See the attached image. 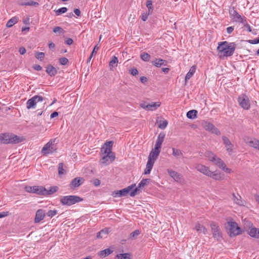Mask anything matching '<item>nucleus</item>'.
<instances>
[{"label": "nucleus", "mask_w": 259, "mask_h": 259, "mask_svg": "<svg viewBox=\"0 0 259 259\" xmlns=\"http://www.w3.org/2000/svg\"><path fill=\"white\" fill-rule=\"evenodd\" d=\"M44 100V98L39 95H35L29 99L26 102L27 108L29 109L31 108H34L35 107L37 103L39 102H42Z\"/></svg>", "instance_id": "obj_9"}, {"label": "nucleus", "mask_w": 259, "mask_h": 259, "mask_svg": "<svg viewBox=\"0 0 259 259\" xmlns=\"http://www.w3.org/2000/svg\"><path fill=\"white\" fill-rule=\"evenodd\" d=\"M197 111L196 110H191L187 113V117L189 119H194L196 117Z\"/></svg>", "instance_id": "obj_35"}, {"label": "nucleus", "mask_w": 259, "mask_h": 259, "mask_svg": "<svg viewBox=\"0 0 259 259\" xmlns=\"http://www.w3.org/2000/svg\"><path fill=\"white\" fill-rule=\"evenodd\" d=\"M233 199L234 201L239 205H243V202L241 200V197L238 195L236 196L234 193L233 194Z\"/></svg>", "instance_id": "obj_33"}, {"label": "nucleus", "mask_w": 259, "mask_h": 259, "mask_svg": "<svg viewBox=\"0 0 259 259\" xmlns=\"http://www.w3.org/2000/svg\"><path fill=\"white\" fill-rule=\"evenodd\" d=\"M45 217V211L42 209H38L35 213V217L34 219V222L35 223H38L41 221L43 220Z\"/></svg>", "instance_id": "obj_18"}, {"label": "nucleus", "mask_w": 259, "mask_h": 259, "mask_svg": "<svg viewBox=\"0 0 259 259\" xmlns=\"http://www.w3.org/2000/svg\"><path fill=\"white\" fill-rule=\"evenodd\" d=\"M113 252V250H111L110 248H106L100 251L98 254L101 257L103 258L111 254Z\"/></svg>", "instance_id": "obj_27"}, {"label": "nucleus", "mask_w": 259, "mask_h": 259, "mask_svg": "<svg viewBox=\"0 0 259 259\" xmlns=\"http://www.w3.org/2000/svg\"><path fill=\"white\" fill-rule=\"evenodd\" d=\"M140 234L139 230H136L130 234V238H136Z\"/></svg>", "instance_id": "obj_50"}, {"label": "nucleus", "mask_w": 259, "mask_h": 259, "mask_svg": "<svg viewBox=\"0 0 259 259\" xmlns=\"http://www.w3.org/2000/svg\"><path fill=\"white\" fill-rule=\"evenodd\" d=\"M73 42V39L71 38H66L65 40V43L69 46L72 45Z\"/></svg>", "instance_id": "obj_59"}, {"label": "nucleus", "mask_w": 259, "mask_h": 259, "mask_svg": "<svg viewBox=\"0 0 259 259\" xmlns=\"http://www.w3.org/2000/svg\"><path fill=\"white\" fill-rule=\"evenodd\" d=\"M46 72L51 76H55L58 71L56 68L51 64L48 65L46 67Z\"/></svg>", "instance_id": "obj_22"}, {"label": "nucleus", "mask_w": 259, "mask_h": 259, "mask_svg": "<svg viewBox=\"0 0 259 259\" xmlns=\"http://www.w3.org/2000/svg\"><path fill=\"white\" fill-rule=\"evenodd\" d=\"M158 155V153L154 152L153 150H152L150 153V154L148 156V159H151L152 161L155 162V161L157 158Z\"/></svg>", "instance_id": "obj_39"}, {"label": "nucleus", "mask_w": 259, "mask_h": 259, "mask_svg": "<svg viewBox=\"0 0 259 259\" xmlns=\"http://www.w3.org/2000/svg\"><path fill=\"white\" fill-rule=\"evenodd\" d=\"M33 193L38 195H45V192H46V188L43 186H33Z\"/></svg>", "instance_id": "obj_20"}, {"label": "nucleus", "mask_w": 259, "mask_h": 259, "mask_svg": "<svg viewBox=\"0 0 259 259\" xmlns=\"http://www.w3.org/2000/svg\"><path fill=\"white\" fill-rule=\"evenodd\" d=\"M45 55L44 53L38 52L36 54L35 57L37 59L42 61L45 58Z\"/></svg>", "instance_id": "obj_52"}, {"label": "nucleus", "mask_w": 259, "mask_h": 259, "mask_svg": "<svg viewBox=\"0 0 259 259\" xmlns=\"http://www.w3.org/2000/svg\"><path fill=\"white\" fill-rule=\"evenodd\" d=\"M53 145V142L51 140L44 146L41 149V153L44 155H47L53 153L54 151Z\"/></svg>", "instance_id": "obj_13"}, {"label": "nucleus", "mask_w": 259, "mask_h": 259, "mask_svg": "<svg viewBox=\"0 0 259 259\" xmlns=\"http://www.w3.org/2000/svg\"><path fill=\"white\" fill-rule=\"evenodd\" d=\"M211 174L209 177L212 178L215 180L220 181L223 180V177L221 174L218 173L217 171H211Z\"/></svg>", "instance_id": "obj_31"}, {"label": "nucleus", "mask_w": 259, "mask_h": 259, "mask_svg": "<svg viewBox=\"0 0 259 259\" xmlns=\"http://www.w3.org/2000/svg\"><path fill=\"white\" fill-rule=\"evenodd\" d=\"M146 6L148 9V12H149L150 14H152L153 10V7L152 6V2L151 0H148L147 1Z\"/></svg>", "instance_id": "obj_43"}, {"label": "nucleus", "mask_w": 259, "mask_h": 259, "mask_svg": "<svg viewBox=\"0 0 259 259\" xmlns=\"http://www.w3.org/2000/svg\"><path fill=\"white\" fill-rule=\"evenodd\" d=\"M165 138V134L163 133H160L157 139L156 143L155 145L161 146L162 144L164 141Z\"/></svg>", "instance_id": "obj_30"}, {"label": "nucleus", "mask_w": 259, "mask_h": 259, "mask_svg": "<svg viewBox=\"0 0 259 259\" xmlns=\"http://www.w3.org/2000/svg\"><path fill=\"white\" fill-rule=\"evenodd\" d=\"M9 211H3L0 212V218H2L5 217H7L9 215Z\"/></svg>", "instance_id": "obj_62"}, {"label": "nucleus", "mask_w": 259, "mask_h": 259, "mask_svg": "<svg viewBox=\"0 0 259 259\" xmlns=\"http://www.w3.org/2000/svg\"><path fill=\"white\" fill-rule=\"evenodd\" d=\"M59 63L63 65H65L68 63V59L65 57H62L59 59Z\"/></svg>", "instance_id": "obj_51"}, {"label": "nucleus", "mask_w": 259, "mask_h": 259, "mask_svg": "<svg viewBox=\"0 0 259 259\" xmlns=\"http://www.w3.org/2000/svg\"><path fill=\"white\" fill-rule=\"evenodd\" d=\"M92 183L94 184V186L98 187L101 184V181L98 179H95L92 181Z\"/></svg>", "instance_id": "obj_56"}, {"label": "nucleus", "mask_w": 259, "mask_h": 259, "mask_svg": "<svg viewBox=\"0 0 259 259\" xmlns=\"http://www.w3.org/2000/svg\"><path fill=\"white\" fill-rule=\"evenodd\" d=\"M237 22H239L241 23L242 24L244 25V26H245L248 24L246 18L245 17H241V18L239 20V21H237Z\"/></svg>", "instance_id": "obj_54"}, {"label": "nucleus", "mask_w": 259, "mask_h": 259, "mask_svg": "<svg viewBox=\"0 0 259 259\" xmlns=\"http://www.w3.org/2000/svg\"><path fill=\"white\" fill-rule=\"evenodd\" d=\"M248 234L252 237L259 238V229L252 228L250 229Z\"/></svg>", "instance_id": "obj_26"}, {"label": "nucleus", "mask_w": 259, "mask_h": 259, "mask_svg": "<svg viewBox=\"0 0 259 259\" xmlns=\"http://www.w3.org/2000/svg\"><path fill=\"white\" fill-rule=\"evenodd\" d=\"M110 231V228H105L101 230L97 233V237L98 238H102L103 237H105L108 234Z\"/></svg>", "instance_id": "obj_23"}, {"label": "nucleus", "mask_w": 259, "mask_h": 259, "mask_svg": "<svg viewBox=\"0 0 259 259\" xmlns=\"http://www.w3.org/2000/svg\"><path fill=\"white\" fill-rule=\"evenodd\" d=\"M131 74L134 76H135L138 74V71L136 68H133L131 70Z\"/></svg>", "instance_id": "obj_64"}, {"label": "nucleus", "mask_w": 259, "mask_h": 259, "mask_svg": "<svg viewBox=\"0 0 259 259\" xmlns=\"http://www.w3.org/2000/svg\"><path fill=\"white\" fill-rule=\"evenodd\" d=\"M113 145V142L112 141L106 142L101 148V152L105 155L115 156L114 153L111 151Z\"/></svg>", "instance_id": "obj_10"}, {"label": "nucleus", "mask_w": 259, "mask_h": 259, "mask_svg": "<svg viewBox=\"0 0 259 259\" xmlns=\"http://www.w3.org/2000/svg\"><path fill=\"white\" fill-rule=\"evenodd\" d=\"M223 143L225 146L226 150L231 153L233 151V145L230 142V140L226 136H223L222 137Z\"/></svg>", "instance_id": "obj_17"}, {"label": "nucleus", "mask_w": 259, "mask_h": 259, "mask_svg": "<svg viewBox=\"0 0 259 259\" xmlns=\"http://www.w3.org/2000/svg\"><path fill=\"white\" fill-rule=\"evenodd\" d=\"M140 57L142 60L145 62H148L150 60V55L146 52H143L140 55Z\"/></svg>", "instance_id": "obj_40"}, {"label": "nucleus", "mask_w": 259, "mask_h": 259, "mask_svg": "<svg viewBox=\"0 0 259 259\" xmlns=\"http://www.w3.org/2000/svg\"><path fill=\"white\" fill-rule=\"evenodd\" d=\"M167 124H168V122L167 121V120H160L159 125H158V127L162 130H164L167 126Z\"/></svg>", "instance_id": "obj_47"}, {"label": "nucleus", "mask_w": 259, "mask_h": 259, "mask_svg": "<svg viewBox=\"0 0 259 259\" xmlns=\"http://www.w3.org/2000/svg\"><path fill=\"white\" fill-rule=\"evenodd\" d=\"M17 18L16 17H13L10 19L7 23L6 26L8 28H10L13 26L17 22Z\"/></svg>", "instance_id": "obj_36"}, {"label": "nucleus", "mask_w": 259, "mask_h": 259, "mask_svg": "<svg viewBox=\"0 0 259 259\" xmlns=\"http://www.w3.org/2000/svg\"><path fill=\"white\" fill-rule=\"evenodd\" d=\"M67 8L66 7H62L57 10H55V13L57 16L65 13L67 11Z\"/></svg>", "instance_id": "obj_44"}, {"label": "nucleus", "mask_w": 259, "mask_h": 259, "mask_svg": "<svg viewBox=\"0 0 259 259\" xmlns=\"http://www.w3.org/2000/svg\"><path fill=\"white\" fill-rule=\"evenodd\" d=\"M115 157L113 156H110L108 155H105L103 156V157L102 158L101 160V163L105 164L106 163V162L110 160V162H112L114 160Z\"/></svg>", "instance_id": "obj_32"}, {"label": "nucleus", "mask_w": 259, "mask_h": 259, "mask_svg": "<svg viewBox=\"0 0 259 259\" xmlns=\"http://www.w3.org/2000/svg\"><path fill=\"white\" fill-rule=\"evenodd\" d=\"M99 49V47L97 45L95 46L91 55H92V56L96 55Z\"/></svg>", "instance_id": "obj_58"}, {"label": "nucleus", "mask_w": 259, "mask_h": 259, "mask_svg": "<svg viewBox=\"0 0 259 259\" xmlns=\"http://www.w3.org/2000/svg\"><path fill=\"white\" fill-rule=\"evenodd\" d=\"M201 125L206 131L211 132L212 134H214L217 135H220L221 132L219 129L215 127V126L211 123L203 120L201 122Z\"/></svg>", "instance_id": "obj_6"}, {"label": "nucleus", "mask_w": 259, "mask_h": 259, "mask_svg": "<svg viewBox=\"0 0 259 259\" xmlns=\"http://www.w3.org/2000/svg\"><path fill=\"white\" fill-rule=\"evenodd\" d=\"M83 201V198L77 195L62 196L60 198L62 205L71 206Z\"/></svg>", "instance_id": "obj_3"}, {"label": "nucleus", "mask_w": 259, "mask_h": 259, "mask_svg": "<svg viewBox=\"0 0 259 259\" xmlns=\"http://www.w3.org/2000/svg\"><path fill=\"white\" fill-rule=\"evenodd\" d=\"M58 189V187L56 186L51 187L49 190L46 189V192H45V196L52 195L54 193L56 192Z\"/></svg>", "instance_id": "obj_29"}, {"label": "nucleus", "mask_w": 259, "mask_h": 259, "mask_svg": "<svg viewBox=\"0 0 259 259\" xmlns=\"http://www.w3.org/2000/svg\"><path fill=\"white\" fill-rule=\"evenodd\" d=\"M22 6H34L37 7L39 6V4L37 2H34L33 1H29L28 2H23L21 4Z\"/></svg>", "instance_id": "obj_37"}, {"label": "nucleus", "mask_w": 259, "mask_h": 259, "mask_svg": "<svg viewBox=\"0 0 259 259\" xmlns=\"http://www.w3.org/2000/svg\"><path fill=\"white\" fill-rule=\"evenodd\" d=\"M136 186L135 184H133L123 189L115 191L112 192V195L114 197H120L126 196L128 193L130 194L131 190Z\"/></svg>", "instance_id": "obj_4"}, {"label": "nucleus", "mask_w": 259, "mask_h": 259, "mask_svg": "<svg viewBox=\"0 0 259 259\" xmlns=\"http://www.w3.org/2000/svg\"><path fill=\"white\" fill-rule=\"evenodd\" d=\"M203 226L201 225L200 224L197 223V224H196L195 228L198 232L201 233Z\"/></svg>", "instance_id": "obj_55"}, {"label": "nucleus", "mask_w": 259, "mask_h": 259, "mask_svg": "<svg viewBox=\"0 0 259 259\" xmlns=\"http://www.w3.org/2000/svg\"><path fill=\"white\" fill-rule=\"evenodd\" d=\"M172 155L175 157H182L183 156L181 150L175 148H172Z\"/></svg>", "instance_id": "obj_41"}, {"label": "nucleus", "mask_w": 259, "mask_h": 259, "mask_svg": "<svg viewBox=\"0 0 259 259\" xmlns=\"http://www.w3.org/2000/svg\"><path fill=\"white\" fill-rule=\"evenodd\" d=\"M161 146L155 145L153 151L159 154Z\"/></svg>", "instance_id": "obj_60"}, {"label": "nucleus", "mask_w": 259, "mask_h": 259, "mask_svg": "<svg viewBox=\"0 0 259 259\" xmlns=\"http://www.w3.org/2000/svg\"><path fill=\"white\" fill-rule=\"evenodd\" d=\"M234 30V26H230L227 28V31L228 34H231Z\"/></svg>", "instance_id": "obj_63"}, {"label": "nucleus", "mask_w": 259, "mask_h": 259, "mask_svg": "<svg viewBox=\"0 0 259 259\" xmlns=\"http://www.w3.org/2000/svg\"><path fill=\"white\" fill-rule=\"evenodd\" d=\"M84 182V179L82 178L76 177L73 179L70 184L69 187L71 189H75L76 188L80 186Z\"/></svg>", "instance_id": "obj_14"}, {"label": "nucleus", "mask_w": 259, "mask_h": 259, "mask_svg": "<svg viewBox=\"0 0 259 259\" xmlns=\"http://www.w3.org/2000/svg\"><path fill=\"white\" fill-rule=\"evenodd\" d=\"M151 14L149 13V12H145L142 13L141 15V19L143 21H146L149 15H151Z\"/></svg>", "instance_id": "obj_53"}, {"label": "nucleus", "mask_w": 259, "mask_h": 259, "mask_svg": "<svg viewBox=\"0 0 259 259\" xmlns=\"http://www.w3.org/2000/svg\"><path fill=\"white\" fill-rule=\"evenodd\" d=\"M23 137L7 133L0 134V143L2 144H18L24 140Z\"/></svg>", "instance_id": "obj_2"}, {"label": "nucleus", "mask_w": 259, "mask_h": 259, "mask_svg": "<svg viewBox=\"0 0 259 259\" xmlns=\"http://www.w3.org/2000/svg\"><path fill=\"white\" fill-rule=\"evenodd\" d=\"M196 71V66H193L190 69L189 72L187 73L185 76V81L187 82L190 78L194 75Z\"/></svg>", "instance_id": "obj_28"}, {"label": "nucleus", "mask_w": 259, "mask_h": 259, "mask_svg": "<svg viewBox=\"0 0 259 259\" xmlns=\"http://www.w3.org/2000/svg\"><path fill=\"white\" fill-rule=\"evenodd\" d=\"M150 182V179H143L138 184L137 187L135 188L130 193V196L131 197L135 196L137 193L140 191V189L141 188L144 187L145 186L148 185Z\"/></svg>", "instance_id": "obj_11"}, {"label": "nucleus", "mask_w": 259, "mask_h": 259, "mask_svg": "<svg viewBox=\"0 0 259 259\" xmlns=\"http://www.w3.org/2000/svg\"><path fill=\"white\" fill-rule=\"evenodd\" d=\"M53 31L55 33H59V34H63L65 33L64 30L61 27L56 26L53 28Z\"/></svg>", "instance_id": "obj_45"}, {"label": "nucleus", "mask_w": 259, "mask_h": 259, "mask_svg": "<svg viewBox=\"0 0 259 259\" xmlns=\"http://www.w3.org/2000/svg\"><path fill=\"white\" fill-rule=\"evenodd\" d=\"M154 162L152 161L151 159H148L146 164V167L144 170V174L147 175L150 173Z\"/></svg>", "instance_id": "obj_24"}, {"label": "nucleus", "mask_w": 259, "mask_h": 259, "mask_svg": "<svg viewBox=\"0 0 259 259\" xmlns=\"http://www.w3.org/2000/svg\"><path fill=\"white\" fill-rule=\"evenodd\" d=\"M248 145L259 150V140L256 139H251L247 142Z\"/></svg>", "instance_id": "obj_25"}, {"label": "nucleus", "mask_w": 259, "mask_h": 259, "mask_svg": "<svg viewBox=\"0 0 259 259\" xmlns=\"http://www.w3.org/2000/svg\"><path fill=\"white\" fill-rule=\"evenodd\" d=\"M151 63L153 66L156 67H160L163 65H167V61L160 58H156L154 60L151 62Z\"/></svg>", "instance_id": "obj_19"}, {"label": "nucleus", "mask_w": 259, "mask_h": 259, "mask_svg": "<svg viewBox=\"0 0 259 259\" xmlns=\"http://www.w3.org/2000/svg\"><path fill=\"white\" fill-rule=\"evenodd\" d=\"M195 168L201 173L208 177L211 176L210 175L212 174L208 167L201 164H196Z\"/></svg>", "instance_id": "obj_12"}, {"label": "nucleus", "mask_w": 259, "mask_h": 259, "mask_svg": "<svg viewBox=\"0 0 259 259\" xmlns=\"http://www.w3.org/2000/svg\"><path fill=\"white\" fill-rule=\"evenodd\" d=\"M210 227L213 237L217 240H220L222 238L220 227L214 222H211Z\"/></svg>", "instance_id": "obj_7"}, {"label": "nucleus", "mask_w": 259, "mask_h": 259, "mask_svg": "<svg viewBox=\"0 0 259 259\" xmlns=\"http://www.w3.org/2000/svg\"><path fill=\"white\" fill-rule=\"evenodd\" d=\"M229 13L232 19L236 22L239 21L241 17V16L238 14L234 7L230 8Z\"/></svg>", "instance_id": "obj_15"}, {"label": "nucleus", "mask_w": 259, "mask_h": 259, "mask_svg": "<svg viewBox=\"0 0 259 259\" xmlns=\"http://www.w3.org/2000/svg\"><path fill=\"white\" fill-rule=\"evenodd\" d=\"M239 105L244 110H248L250 107V101L248 97L245 94H241L237 99Z\"/></svg>", "instance_id": "obj_5"}, {"label": "nucleus", "mask_w": 259, "mask_h": 259, "mask_svg": "<svg viewBox=\"0 0 259 259\" xmlns=\"http://www.w3.org/2000/svg\"><path fill=\"white\" fill-rule=\"evenodd\" d=\"M25 190L26 192L28 193H33V186H26L25 188Z\"/></svg>", "instance_id": "obj_61"}, {"label": "nucleus", "mask_w": 259, "mask_h": 259, "mask_svg": "<svg viewBox=\"0 0 259 259\" xmlns=\"http://www.w3.org/2000/svg\"><path fill=\"white\" fill-rule=\"evenodd\" d=\"M65 173V170L63 168V163H60L58 165V174L59 175H64Z\"/></svg>", "instance_id": "obj_48"}, {"label": "nucleus", "mask_w": 259, "mask_h": 259, "mask_svg": "<svg viewBox=\"0 0 259 259\" xmlns=\"http://www.w3.org/2000/svg\"><path fill=\"white\" fill-rule=\"evenodd\" d=\"M116 257L117 259H131V254L129 253L118 254Z\"/></svg>", "instance_id": "obj_38"}, {"label": "nucleus", "mask_w": 259, "mask_h": 259, "mask_svg": "<svg viewBox=\"0 0 259 259\" xmlns=\"http://www.w3.org/2000/svg\"><path fill=\"white\" fill-rule=\"evenodd\" d=\"M167 172L169 175L177 182H180L181 180V175L176 171L171 169H167Z\"/></svg>", "instance_id": "obj_21"}, {"label": "nucleus", "mask_w": 259, "mask_h": 259, "mask_svg": "<svg viewBox=\"0 0 259 259\" xmlns=\"http://www.w3.org/2000/svg\"><path fill=\"white\" fill-rule=\"evenodd\" d=\"M118 63V58L115 56L112 57L111 60L109 62V66L112 67H114L117 66Z\"/></svg>", "instance_id": "obj_42"}, {"label": "nucleus", "mask_w": 259, "mask_h": 259, "mask_svg": "<svg viewBox=\"0 0 259 259\" xmlns=\"http://www.w3.org/2000/svg\"><path fill=\"white\" fill-rule=\"evenodd\" d=\"M213 163L221 169L224 168V166H226L225 162L219 157L216 158Z\"/></svg>", "instance_id": "obj_34"}, {"label": "nucleus", "mask_w": 259, "mask_h": 259, "mask_svg": "<svg viewBox=\"0 0 259 259\" xmlns=\"http://www.w3.org/2000/svg\"><path fill=\"white\" fill-rule=\"evenodd\" d=\"M228 226L229 227L230 236L231 237L235 236L241 234V229L236 222H228Z\"/></svg>", "instance_id": "obj_8"}, {"label": "nucleus", "mask_w": 259, "mask_h": 259, "mask_svg": "<svg viewBox=\"0 0 259 259\" xmlns=\"http://www.w3.org/2000/svg\"><path fill=\"white\" fill-rule=\"evenodd\" d=\"M57 210H50L47 212L46 214L48 217L52 218L57 213Z\"/></svg>", "instance_id": "obj_49"}, {"label": "nucleus", "mask_w": 259, "mask_h": 259, "mask_svg": "<svg viewBox=\"0 0 259 259\" xmlns=\"http://www.w3.org/2000/svg\"><path fill=\"white\" fill-rule=\"evenodd\" d=\"M236 48L235 42H229L227 41L221 42L217 48L219 55L221 58L224 57H230L233 55Z\"/></svg>", "instance_id": "obj_1"}, {"label": "nucleus", "mask_w": 259, "mask_h": 259, "mask_svg": "<svg viewBox=\"0 0 259 259\" xmlns=\"http://www.w3.org/2000/svg\"><path fill=\"white\" fill-rule=\"evenodd\" d=\"M247 41L250 44H257L259 43V38H256L254 39H249Z\"/></svg>", "instance_id": "obj_57"}, {"label": "nucleus", "mask_w": 259, "mask_h": 259, "mask_svg": "<svg viewBox=\"0 0 259 259\" xmlns=\"http://www.w3.org/2000/svg\"><path fill=\"white\" fill-rule=\"evenodd\" d=\"M161 103L159 102H153L151 104L145 105L144 104H142V107L147 110L150 111L155 110L160 106Z\"/></svg>", "instance_id": "obj_16"}, {"label": "nucleus", "mask_w": 259, "mask_h": 259, "mask_svg": "<svg viewBox=\"0 0 259 259\" xmlns=\"http://www.w3.org/2000/svg\"><path fill=\"white\" fill-rule=\"evenodd\" d=\"M206 157L208 158V159L213 162L215 160L217 157L215 154L212 153L208 152L206 154Z\"/></svg>", "instance_id": "obj_46"}]
</instances>
